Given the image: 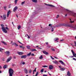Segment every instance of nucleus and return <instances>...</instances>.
<instances>
[{
    "mask_svg": "<svg viewBox=\"0 0 76 76\" xmlns=\"http://www.w3.org/2000/svg\"><path fill=\"white\" fill-rule=\"evenodd\" d=\"M31 56H34V53H32L31 54Z\"/></svg>",
    "mask_w": 76,
    "mask_h": 76,
    "instance_id": "nucleus-55",
    "label": "nucleus"
},
{
    "mask_svg": "<svg viewBox=\"0 0 76 76\" xmlns=\"http://www.w3.org/2000/svg\"><path fill=\"white\" fill-rule=\"evenodd\" d=\"M3 50H4V49H3L0 48V52H2V51H3Z\"/></svg>",
    "mask_w": 76,
    "mask_h": 76,
    "instance_id": "nucleus-22",
    "label": "nucleus"
},
{
    "mask_svg": "<svg viewBox=\"0 0 76 76\" xmlns=\"http://www.w3.org/2000/svg\"><path fill=\"white\" fill-rule=\"evenodd\" d=\"M31 52H30L27 55V56H31Z\"/></svg>",
    "mask_w": 76,
    "mask_h": 76,
    "instance_id": "nucleus-23",
    "label": "nucleus"
},
{
    "mask_svg": "<svg viewBox=\"0 0 76 76\" xmlns=\"http://www.w3.org/2000/svg\"><path fill=\"white\" fill-rule=\"evenodd\" d=\"M47 47H48V48H50L51 46L49 45H48L47 46Z\"/></svg>",
    "mask_w": 76,
    "mask_h": 76,
    "instance_id": "nucleus-27",
    "label": "nucleus"
},
{
    "mask_svg": "<svg viewBox=\"0 0 76 76\" xmlns=\"http://www.w3.org/2000/svg\"><path fill=\"white\" fill-rule=\"evenodd\" d=\"M27 48L28 49V50H29V49H30V47L29 46H27Z\"/></svg>",
    "mask_w": 76,
    "mask_h": 76,
    "instance_id": "nucleus-34",
    "label": "nucleus"
},
{
    "mask_svg": "<svg viewBox=\"0 0 76 76\" xmlns=\"http://www.w3.org/2000/svg\"><path fill=\"white\" fill-rule=\"evenodd\" d=\"M1 26H2L1 28L3 32L5 33H7V31L6 30V28L4 27V26L3 24H1Z\"/></svg>",
    "mask_w": 76,
    "mask_h": 76,
    "instance_id": "nucleus-3",
    "label": "nucleus"
},
{
    "mask_svg": "<svg viewBox=\"0 0 76 76\" xmlns=\"http://www.w3.org/2000/svg\"><path fill=\"white\" fill-rule=\"evenodd\" d=\"M2 42L3 43V44H4V45H7V43H6V42H4V41H2Z\"/></svg>",
    "mask_w": 76,
    "mask_h": 76,
    "instance_id": "nucleus-19",
    "label": "nucleus"
},
{
    "mask_svg": "<svg viewBox=\"0 0 76 76\" xmlns=\"http://www.w3.org/2000/svg\"><path fill=\"white\" fill-rule=\"evenodd\" d=\"M71 52H72V53L73 56L74 57H76V53H75V52L73 51V50H71Z\"/></svg>",
    "mask_w": 76,
    "mask_h": 76,
    "instance_id": "nucleus-4",
    "label": "nucleus"
},
{
    "mask_svg": "<svg viewBox=\"0 0 76 76\" xmlns=\"http://www.w3.org/2000/svg\"><path fill=\"white\" fill-rule=\"evenodd\" d=\"M14 59H16V56H14L13 57Z\"/></svg>",
    "mask_w": 76,
    "mask_h": 76,
    "instance_id": "nucleus-47",
    "label": "nucleus"
},
{
    "mask_svg": "<svg viewBox=\"0 0 76 76\" xmlns=\"http://www.w3.org/2000/svg\"><path fill=\"white\" fill-rule=\"evenodd\" d=\"M20 48H22V46H20Z\"/></svg>",
    "mask_w": 76,
    "mask_h": 76,
    "instance_id": "nucleus-62",
    "label": "nucleus"
},
{
    "mask_svg": "<svg viewBox=\"0 0 76 76\" xmlns=\"http://www.w3.org/2000/svg\"><path fill=\"white\" fill-rule=\"evenodd\" d=\"M4 10H6V9L7 8V7H4Z\"/></svg>",
    "mask_w": 76,
    "mask_h": 76,
    "instance_id": "nucleus-38",
    "label": "nucleus"
},
{
    "mask_svg": "<svg viewBox=\"0 0 76 76\" xmlns=\"http://www.w3.org/2000/svg\"><path fill=\"white\" fill-rule=\"evenodd\" d=\"M6 18V15H4L3 16V19L4 20H5Z\"/></svg>",
    "mask_w": 76,
    "mask_h": 76,
    "instance_id": "nucleus-21",
    "label": "nucleus"
},
{
    "mask_svg": "<svg viewBox=\"0 0 76 76\" xmlns=\"http://www.w3.org/2000/svg\"><path fill=\"white\" fill-rule=\"evenodd\" d=\"M47 6H50V7H55L53 5L51 4H47Z\"/></svg>",
    "mask_w": 76,
    "mask_h": 76,
    "instance_id": "nucleus-15",
    "label": "nucleus"
},
{
    "mask_svg": "<svg viewBox=\"0 0 76 76\" xmlns=\"http://www.w3.org/2000/svg\"><path fill=\"white\" fill-rule=\"evenodd\" d=\"M53 69V66L50 65L49 66V69L50 70H51L52 69Z\"/></svg>",
    "mask_w": 76,
    "mask_h": 76,
    "instance_id": "nucleus-10",
    "label": "nucleus"
},
{
    "mask_svg": "<svg viewBox=\"0 0 76 76\" xmlns=\"http://www.w3.org/2000/svg\"><path fill=\"white\" fill-rule=\"evenodd\" d=\"M25 1H24L23 2H22L21 3V5H23V4H24L25 3Z\"/></svg>",
    "mask_w": 76,
    "mask_h": 76,
    "instance_id": "nucleus-30",
    "label": "nucleus"
},
{
    "mask_svg": "<svg viewBox=\"0 0 76 76\" xmlns=\"http://www.w3.org/2000/svg\"><path fill=\"white\" fill-rule=\"evenodd\" d=\"M63 25V26H67V25L65 23H64Z\"/></svg>",
    "mask_w": 76,
    "mask_h": 76,
    "instance_id": "nucleus-35",
    "label": "nucleus"
},
{
    "mask_svg": "<svg viewBox=\"0 0 76 76\" xmlns=\"http://www.w3.org/2000/svg\"><path fill=\"white\" fill-rule=\"evenodd\" d=\"M53 26H52V28L51 30L52 32H53V31H54V29H53Z\"/></svg>",
    "mask_w": 76,
    "mask_h": 76,
    "instance_id": "nucleus-42",
    "label": "nucleus"
},
{
    "mask_svg": "<svg viewBox=\"0 0 76 76\" xmlns=\"http://www.w3.org/2000/svg\"><path fill=\"white\" fill-rule=\"evenodd\" d=\"M38 73H39L38 72H36V74L35 76H38Z\"/></svg>",
    "mask_w": 76,
    "mask_h": 76,
    "instance_id": "nucleus-33",
    "label": "nucleus"
},
{
    "mask_svg": "<svg viewBox=\"0 0 76 76\" xmlns=\"http://www.w3.org/2000/svg\"><path fill=\"white\" fill-rule=\"evenodd\" d=\"M31 72H32V70L30 69L29 70V73H31Z\"/></svg>",
    "mask_w": 76,
    "mask_h": 76,
    "instance_id": "nucleus-37",
    "label": "nucleus"
},
{
    "mask_svg": "<svg viewBox=\"0 0 76 76\" xmlns=\"http://www.w3.org/2000/svg\"><path fill=\"white\" fill-rule=\"evenodd\" d=\"M32 1H33V2H34V3H36L37 2V0H32Z\"/></svg>",
    "mask_w": 76,
    "mask_h": 76,
    "instance_id": "nucleus-25",
    "label": "nucleus"
},
{
    "mask_svg": "<svg viewBox=\"0 0 76 76\" xmlns=\"http://www.w3.org/2000/svg\"><path fill=\"white\" fill-rule=\"evenodd\" d=\"M43 53L44 54H45V55H47L48 54V52L44 51V50H43L42 51Z\"/></svg>",
    "mask_w": 76,
    "mask_h": 76,
    "instance_id": "nucleus-9",
    "label": "nucleus"
},
{
    "mask_svg": "<svg viewBox=\"0 0 76 76\" xmlns=\"http://www.w3.org/2000/svg\"><path fill=\"white\" fill-rule=\"evenodd\" d=\"M20 28H21V26H18V29H20Z\"/></svg>",
    "mask_w": 76,
    "mask_h": 76,
    "instance_id": "nucleus-26",
    "label": "nucleus"
},
{
    "mask_svg": "<svg viewBox=\"0 0 76 76\" xmlns=\"http://www.w3.org/2000/svg\"><path fill=\"white\" fill-rule=\"evenodd\" d=\"M27 56L26 55L22 56H21V58H26Z\"/></svg>",
    "mask_w": 76,
    "mask_h": 76,
    "instance_id": "nucleus-7",
    "label": "nucleus"
},
{
    "mask_svg": "<svg viewBox=\"0 0 76 76\" xmlns=\"http://www.w3.org/2000/svg\"><path fill=\"white\" fill-rule=\"evenodd\" d=\"M22 64H23V65H24V64H25V63L24 62H23Z\"/></svg>",
    "mask_w": 76,
    "mask_h": 76,
    "instance_id": "nucleus-48",
    "label": "nucleus"
},
{
    "mask_svg": "<svg viewBox=\"0 0 76 76\" xmlns=\"http://www.w3.org/2000/svg\"><path fill=\"white\" fill-rule=\"evenodd\" d=\"M5 53L6 54L7 56H9V55H10V52L9 51H6Z\"/></svg>",
    "mask_w": 76,
    "mask_h": 76,
    "instance_id": "nucleus-5",
    "label": "nucleus"
},
{
    "mask_svg": "<svg viewBox=\"0 0 76 76\" xmlns=\"http://www.w3.org/2000/svg\"><path fill=\"white\" fill-rule=\"evenodd\" d=\"M38 49H41V50H42V48H38Z\"/></svg>",
    "mask_w": 76,
    "mask_h": 76,
    "instance_id": "nucleus-60",
    "label": "nucleus"
},
{
    "mask_svg": "<svg viewBox=\"0 0 76 76\" xmlns=\"http://www.w3.org/2000/svg\"><path fill=\"white\" fill-rule=\"evenodd\" d=\"M28 39H29V38H30V37H29V35H28Z\"/></svg>",
    "mask_w": 76,
    "mask_h": 76,
    "instance_id": "nucleus-56",
    "label": "nucleus"
},
{
    "mask_svg": "<svg viewBox=\"0 0 76 76\" xmlns=\"http://www.w3.org/2000/svg\"><path fill=\"white\" fill-rule=\"evenodd\" d=\"M70 23H74V21H72V20H71V19H70Z\"/></svg>",
    "mask_w": 76,
    "mask_h": 76,
    "instance_id": "nucleus-28",
    "label": "nucleus"
},
{
    "mask_svg": "<svg viewBox=\"0 0 76 76\" xmlns=\"http://www.w3.org/2000/svg\"><path fill=\"white\" fill-rule=\"evenodd\" d=\"M10 13H11V12L10 11H9L7 13V17H9V15L10 14Z\"/></svg>",
    "mask_w": 76,
    "mask_h": 76,
    "instance_id": "nucleus-14",
    "label": "nucleus"
},
{
    "mask_svg": "<svg viewBox=\"0 0 76 76\" xmlns=\"http://www.w3.org/2000/svg\"><path fill=\"white\" fill-rule=\"evenodd\" d=\"M15 44H16V43H12V45H15Z\"/></svg>",
    "mask_w": 76,
    "mask_h": 76,
    "instance_id": "nucleus-45",
    "label": "nucleus"
},
{
    "mask_svg": "<svg viewBox=\"0 0 76 76\" xmlns=\"http://www.w3.org/2000/svg\"><path fill=\"white\" fill-rule=\"evenodd\" d=\"M24 70L26 73V74H28V70H27V69H24Z\"/></svg>",
    "mask_w": 76,
    "mask_h": 76,
    "instance_id": "nucleus-16",
    "label": "nucleus"
},
{
    "mask_svg": "<svg viewBox=\"0 0 76 76\" xmlns=\"http://www.w3.org/2000/svg\"><path fill=\"white\" fill-rule=\"evenodd\" d=\"M44 72V69H41V70L40 71V72L41 73H43V72Z\"/></svg>",
    "mask_w": 76,
    "mask_h": 76,
    "instance_id": "nucleus-36",
    "label": "nucleus"
},
{
    "mask_svg": "<svg viewBox=\"0 0 76 76\" xmlns=\"http://www.w3.org/2000/svg\"><path fill=\"white\" fill-rule=\"evenodd\" d=\"M53 63H54V64H58V61L56 60H55V61H53Z\"/></svg>",
    "mask_w": 76,
    "mask_h": 76,
    "instance_id": "nucleus-12",
    "label": "nucleus"
},
{
    "mask_svg": "<svg viewBox=\"0 0 76 76\" xmlns=\"http://www.w3.org/2000/svg\"><path fill=\"white\" fill-rule=\"evenodd\" d=\"M70 75H71V74H70V72H69V71H68L67 72V75H68V76H70Z\"/></svg>",
    "mask_w": 76,
    "mask_h": 76,
    "instance_id": "nucleus-17",
    "label": "nucleus"
},
{
    "mask_svg": "<svg viewBox=\"0 0 76 76\" xmlns=\"http://www.w3.org/2000/svg\"><path fill=\"white\" fill-rule=\"evenodd\" d=\"M51 24H50L49 25V26H51Z\"/></svg>",
    "mask_w": 76,
    "mask_h": 76,
    "instance_id": "nucleus-61",
    "label": "nucleus"
},
{
    "mask_svg": "<svg viewBox=\"0 0 76 76\" xmlns=\"http://www.w3.org/2000/svg\"><path fill=\"white\" fill-rule=\"evenodd\" d=\"M46 45H48V42H46Z\"/></svg>",
    "mask_w": 76,
    "mask_h": 76,
    "instance_id": "nucleus-57",
    "label": "nucleus"
},
{
    "mask_svg": "<svg viewBox=\"0 0 76 76\" xmlns=\"http://www.w3.org/2000/svg\"><path fill=\"white\" fill-rule=\"evenodd\" d=\"M43 76H47V75H44Z\"/></svg>",
    "mask_w": 76,
    "mask_h": 76,
    "instance_id": "nucleus-59",
    "label": "nucleus"
},
{
    "mask_svg": "<svg viewBox=\"0 0 76 76\" xmlns=\"http://www.w3.org/2000/svg\"><path fill=\"white\" fill-rule=\"evenodd\" d=\"M36 69H37V68H35L34 70L33 71L34 72H37V70H36Z\"/></svg>",
    "mask_w": 76,
    "mask_h": 76,
    "instance_id": "nucleus-43",
    "label": "nucleus"
},
{
    "mask_svg": "<svg viewBox=\"0 0 76 76\" xmlns=\"http://www.w3.org/2000/svg\"><path fill=\"white\" fill-rule=\"evenodd\" d=\"M15 46H16V47H18V45L16 43L15 44Z\"/></svg>",
    "mask_w": 76,
    "mask_h": 76,
    "instance_id": "nucleus-46",
    "label": "nucleus"
},
{
    "mask_svg": "<svg viewBox=\"0 0 76 76\" xmlns=\"http://www.w3.org/2000/svg\"><path fill=\"white\" fill-rule=\"evenodd\" d=\"M14 72V71H13V69L11 68L9 70V76H12Z\"/></svg>",
    "mask_w": 76,
    "mask_h": 76,
    "instance_id": "nucleus-2",
    "label": "nucleus"
},
{
    "mask_svg": "<svg viewBox=\"0 0 76 76\" xmlns=\"http://www.w3.org/2000/svg\"><path fill=\"white\" fill-rule=\"evenodd\" d=\"M17 53H18V54H19V55L20 56H22V55L23 54V53L19 52H18Z\"/></svg>",
    "mask_w": 76,
    "mask_h": 76,
    "instance_id": "nucleus-11",
    "label": "nucleus"
},
{
    "mask_svg": "<svg viewBox=\"0 0 76 76\" xmlns=\"http://www.w3.org/2000/svg\"><path fill=\"white\" fill-rule=\"evenodd\" d=\"M54 40H55V41H56L58 40V38H56Z\"/></svg>",
    "mask_w": 76,
    "mask_h": 76,
    "instance_id": "nucleus-29",
    "label": "nucleus"
},
{
    "mask_svg": "<svg viewBox=\"0 0 76 76\" xmlns=\"http://www.w3.org/2000/svg\"><path fill=\"white\" fill-rule=\"evenodd\" d=\"M51 50H52V51H55V49H53V48H52L51 49Z\"/></svg>",
    "mask_w": 76,
    "mask_h": 76,
    "instance_id": "nucleus-40",
    "label": "nucleus"
},
{
    "mask_svg": "<svg viewBox=\"0 0 76 76\" xmlns=\"http://www.w3.org/2000/svg\"><path fill=\"white\" fill-rule=\"evenodd\" d=\"M43 67H48V66H46V65H44L42 66Z\"/></svg>",
    "mask_w": 76,
    "mask_h": 76,
    "instance_id": "nucleus-39",
    "label": "nucleus"
},
{
    "mask_svg": "<svg viewBox=\"0 0 76 76\" xmlns=\"http://www.w3.org/2000/svg\"><path fill=\"white\" fill-rule=\"evenodd\" d=\"M18 42L20 43V44H22V43L21 42H20V41H18Z\"/></svg>",
    "mask_w": 76,
    "mask_h": 76,
    "instance_id": "nucleus-52",
    "label": "nucleus"
},
{
    "mask_svg": "<svg viewBox=\"0 0 76 76\" xmlns=\"http://www.w3.org/2000/svg\"><path fill=\"white\" fill-rule=\"evenodd\" d=\"M60 70H61L62 71H64V70H65V68H61V69H60Z\"/></svg>",
    "mask_w": 76,
    "mask_h": 76,
    "instance_id": "nucleus-18",
    "label": "nucleus"
},
{
    "mask_svg": "<svg viewBox=\"0 0 76 76\" xmlns=\"http://www.w3.org/2000/svg\"><path fill=\"white\" fill-rule=\"evenodd\" d=\"M59 17V15H57V16L56 17V18H58Z\"/></svg>",
    "mask_w": 76,
    "mask_h": 76,
    "instance_id": "nucleus-50",
    "label": "nucleus"
},
{
    "mask_svg": "<svg viewBox=\"0 0 76 76\" xmlns=\"http://www.w3.org/2000/svg\"><path fill=\"white\" fill-rule=\"evenodd\" d=\"M59 62H60V63H61V64H62V65H65V64H64V62H63L61 60L60 61H59Z\"/></svg>",
    "mask_w": 76,
    "mask_h": 76,
    "instance_id": "nucleus-13",
    "label": "nucleus"
},
{
    "mask_svg": "<svg viewBox=\"0 0 76 76\" xmlns=\"http://www.w3.org/2000/svg\"><path fill=\"white\" fill-rule=\"evenodd\" d=\"M18 0H15V4H17V2H18Z\"/></svg>",
    "mask_w": 76,
    "mask_h": 76,
    "instance_id": "nucleus-31",
    "label": "nucleus"
},
{
    "mask_svg": "<svg viewBox=\"0 0 76 76\" xmlns=\"http://www.w3.org/2000/svg\"><path fill=\"white\" fill-rule=\"evenodd\" d=\"M6 29H7V30H8V29H9V28H8V27H5Z\"/></svg>",
    "mask_w": 76,
    "mask_h": 76,
    "instance_id": "nucleus-49",
    "label": "nucleus"
},
{
    "mask_svg": "<svg viewBox=\"0 0 76 76\" xmlns=\"http://www.w3.org/2000/svg\"><path fill=\"white\" fill-rule=\"evenodd\" d=\"M28 34H26V35H25V37H28Z\"/></svg>",
    "mask_w": 76,
    "mask_h": 76,
    "instance_id": "nucleus-53",
    "label": "nucleus"
},
{
    "mask_svg": "<svg viewBox=\"0 0 76 76\" xmlns=\"http://www.w3.org/2000/svg\"><path fill=\"white\" fill-rule=\"evenodd\" d=\"M39 58V59H42V58H43L42 55Z\"/></svg>",
    "mask_w": 76,
    "mask_h": 76,
    "instance_id": "nucleus-32",
    "label": "nucleus"
},
{
    "mask_svg": "<svg viewBox=\"0 0 76 76\" xmlns=\"http://www.w3.org/2000/svg\"><path fill=\"white\" fill-rule=\"evenodd\" d=\"M73 60H75V61H76V59L74 58H73Z\"/></svg>",
    "mask_w": 76,
    "mask_h": 76,
    "instance_id": "nucleus-51",
    "label": "nucleus"
},
{
    "mask_svg": "<svg viewBox=\"0 0 76 76\" xmlns=\"http://www.w3.org/2000/svg\"><path fill=\"white\" fill-rule=\"evenodd\" d=\"M50 58H52V60H54V58H53L52 56H50Z\"/></svg>",
    "mask_w": 76,
    "mask_h": 76,
    "instance_id": "nucleus-44",
    "label": "nucleus"
},
{
    "mask_svg": "<svg viewBox=\"0 0 76 76\" xmlns=\"http://www.w3.org/2000/svg\"><path fill=\"white\" fill-rule=\"evenodd\" d=\"M31 51H36L37 50L35 49H31Z\"/></svg>",
    "mask_w": 76,
    "mask_h": 76,
    "instance_id": "nucleus-20",
    "label": "nucleus"
},
{
    "mask_svg": "<svg viewBox=\"0 0 76 76\" xmlns=\"http://www.w3.org/2000/svg\"><path fill=\"white\" fill-rule=\"evenodd\" d=\"M18 7H15L14 8V10H13V12H15L16 11V10H18Z\"/></svg>",
    "mask_w": 76,
    "mask_h": 76,
    "instance_id": "nucleus-6",
    "label": "nucleus"
},
{
    "mask_svg": "<svg viewBox=\"0 0 76 76\" xmlns=\"http://www.w3.org/2000/svg\"><path fill=\"white\" fill-rule=\"evenodd\" d=\"M66 10L67 12L69 15H72L74 17H76V13H74L66 9Z\"/></svg>",
    "mask_w": 76,
    "mask_h": 76,
    "instance_id": "nucleus-1",
    "label": "nucleus"
},
{
    "mask_svg": "<svg viewBox=\"0 0 76 76\" xmlns=\"http://www.w3.org/2000/svg\"><path fill=\"white\" fill-rule=\"evenodd\" d=\"M2 61H4V58H3L2 59Z\"/></svg>",
    "mask_w": 76,
    "mask_h": 76,
    "instance_id": "nucleus-54",
    "label": "nucleus"
},
{
    "mask_svg": "<svg viewBox=\"0 0 76 76\" xmlns=\"http://www.w3.org/2000/svg\"><path fill=\"white\" fill-rule=\"evenodd\" d=\"M7 67V65H6L4 66L3 67V68L4 69H6Z\"/></svg>",
    "mask_w": 76,
    "mask_h": 76,
    "instance_id": "nucleus-24",
    "label": "nucleus"
},
{
    "mask_svg": "<svg viewBox=\"0 0 76 76\" xmlns=\"http://www.w3.org/2000/svg\"><path fill=\"white\" fill-rule=\"evenodd\" d=\"M54 58H57H57L56 57V56H54Z\"/></svg>",
    "mask_w": 76,
    "mask_h": 76,
    "instance_id": "nucleus-63",
    "label": "nucleus"
},
{
    "mask_svg": "<svg viewBox=\"0 0 76 76\" xmlns=\"http://www.w3.org/2000/svg\"><path fill=\"white\" fill-rule=\"evenodd\" d=\"M63 41V40L62 39V40H60V41Z\"/></svg>",
    "mask_w": 76,
    "mask_h": 76,
    "instance_id": "nucleus-64",
    "label": "nucleus"
},
{
    "mask_svg": "<svg viewBox=\"0 0 76 76\" xmlns=\"http://www.w3.org/2000/svg\"><path fill=\"white\" fill-rule=\"evenodd\" d=\"M33 75H34V72H35V71H33Z\"/></svg>",
    "mask_w": 76,
    "mask_h": 76,
    "instance_id": "nucleus-58",
    "label": "nucleus"
},
{
    "mask_svg": "<svg viewBox=\"0 0 76 76\" xmlns=\"http://www.w3.org/2000/svg\"><path fill=\"white\" fill-rule=\"evenodd\" d=\"M12 58V57L11 56H10V57L8 58L7 61H6V62H7V63L9 62V61H10V60H11V59Z\"/></svg>",
    "mask_w": 76,
    "mask_h": 76,
    "instance_id": "nucleus-8",
    "label": "nucleus"
},
{
    "mask_svg": "<svg viewBox=\"0 0 76 76\" xmlns=\"http://www.w3.org/2000/svg\"><path fill=\"white\" fill-rule=\"evenodd\" d=\"M74 44H75L74 46H75V47H76V41L74 42Z\"/></svg>",
    "mask_w": 76,
    "mask_h": 76,
    "instance_id": "nucleus-41",
    "label": "nucleus"
}]
</instances>
